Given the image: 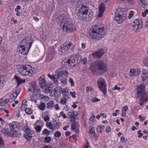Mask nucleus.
Returning <instances> with one entry per match:
<instances>
[{
    "mask_svg": "<svg viewBox=\"0 0 148 148\" xmlns=\"http://www.w3.org/2000/svg\"><path fill=\"white\" fill-rule=\"evenodd\" d=\"M106 34V31L103 27L98 25L93 26L89 32V36L93 40H98L103 38Z\"/></svg>",
    "mask_w": 148,
    "mask_h": 148,
    "instance_id": "f257e3e1",
    "label": "nucleus"
},
{
    "mask_svg": "<svg viewBox=\"0 0 148 148\" xmlns=\"http://www.w3.org/2000/svg\"><path fill=\"white\" fill-rule=\"evenodd\" d=\"M33 41L32 38H25L21 41L17 51L23 55L27 54Z\"/></svg>",
    "mask_w": 148,
    "mask_h": 148,
    "instance_id": "f03ea898",
    "label": "nucleus"
},
{
    "mask_svg": "<svg viewBox=\"0 0 148 148\" xmlns=\"http://www.w3.org/2000/svg\"><path fill=\"white\" fill-rule=\"evenodd\" d=\"M76 6L79 8L77 14V17L79 19L86 21L91 16V15L88 14L89 10L88 7L82 3L80 4L78 3L76 5Z\"/></svg>",
    "mask_w": 148,
    "mask_h": 148,
    "instance_id": "7ed1b4c3",
    "label": "nucleus"
},
{
    "mask_svg": "<svg viewBox=\"0 0 148 148\" xmlns=\"http://www.w3.org/2000/svg\"><path fill=\"white\" fill-rule=\"evenodd\" d=\"M90 70L92 73L94 74L97 73L98 71L100 72L101 74H102L107 71V67L104 61H99L91 65Z\"/></svg>",
    "mask_w": 148,
    "mask_h": 148,
    "instance_id": "20e7f679",
    "label": "nucleus"
},
{
    "mask_svg": "<svg viewBox=\"0 0 148 148\" xmlns=\"http://www.w3.org/2000/svg\"><path fill=\"white\" fill-rule=\"evenodd\" d=\"M17 69L19 73L23 76L32 77L36 73L35 68L30 65H19L17 66Z\"/></svg>",
    "mask_w": 148,
    "mask_h": 148,
    "instance_id": "39448f33",
    "label": "nucleus"
},
{
    "mask_svg": "<svg viewBox=\"0 0 148 148\" xmlns=\"http://www.w3.org/2000/svg\"><path fill=\"white\" fill-rule=\"evenodd\" d=\"M66 17L64 14H59L58 17L59 21L60 22L61 26H63V29L64 31L66 32H72L73 30V25L68 21H67Z\"/></svg>",
    "mask_w": 148,
    "mask_h": 148,
    "instance_id": "423d86ee",
    "label": "nucleus"
},
{
    "mask_svg": "<svg viewBox=\"0 0 148 148\" xmlns=\"http://www.w3.org/2000/svg\"><path fill=\"white\" fill-rule=\"evenodd\" d=\"M74 47V46L73 44L68 42L64 43L63 45V46L61 47L59 50L63 53L66 54V51L68 50H70L71 51H73Z\"/></svg>",
    "mask_w": 148,
    "mask_h": 148,
    "instance_id": "0eeeda50",
    "label": "nucleus"
},
{
    "mask_svg": "<svg viewBox=\"0 0 148 148\" xmlns=\"http://www.w3.org/2000/svg\"><path fill=\"white\" fill-rule=\"evenodd\" d=\"M124 11L123 9H119L116 10L115 13V20L119 24L121 23L123 21L124 15L123 14H122L121 12Z\"/></svg>",
    "mask_w": 148,
    "mask_h": 148,
    "instance_id": "6e6552de",
    "label": "nucleus"
},
{
    "mask_svg": "<svg viewBox=\"0 0 148 148\" xmlns=\"http://www.w3.org/2000/svg\"><path fill=\"white\" fill-rule=\"evenodd\" d=\"M9 125L11 130L13 132L12 133L13 136L15 137H19L21 135L19 132V130L15 122L11 123Z\"/></svg>",
    "mask_w": 148,
    "mask_h": 148,
    "instance_id": "1a4fd4ad",
    "label": "nucleus"
},
{
    "mask_svg": "<svg viewBox=\"0 0 148 148\" xmlns=\"http://www.w3.org/2000/svg\"><path fill=\"white\" fill-rule=\"evenodd\" d=\"M97 85L100 90L103 92V93L106 95L107 88L105 80L102 78L98 79L97 80Z\"/></svg>",
    "mask_w": 148,
    "mask_h": 148,
    "instance_id": "9d476101",
    "label": "nucleus"
},
{
    "mask_svg": "<svg viewBox=\"0 0 148 148\" xmlns=\"http://www.w3.org/2000/svg\"><path fill=\"white\" fill-rule=\"evenodd\" d=\"M76 58L74 56H71L67 60V61L66 62H64L65 64H68L69 66L74 67L75 66V60ZM65 64H64L65 65Z\"/></svg>",
    "mask_w": 148,
    "mask_h": 148,
    "instance_id": "9b49d317",
    "label": "nucleus"
},
{
    "mask_svg": "<svg viewBox=\"0 0 148 148\" xmlns=\"http://www.w3.org/2000/svg\"><path fill=\"white\" fill-rule=\"evenodd\" d=\"M45 78V75H43L40 76L38 78L39 86L41 88L46 86L48 84Z\"/></svg>",
    "mask_w": 148,
    "mask_h": 148,
    "instance_id": "f8f14e48",
    "label": "nucleus"
},
{
    "mask_svg": "<svg viewBox=\"0 0 148 148\" xmlns=\"http://www.w3.org/2000/svg\"><path fill=\"white\" fill-rule=\"evenodd\" d=\"M145 87L143 85H141L139 87L137 88V95L139 97L141 96L143 98L145 95L144 92Z\"/></svg>",
    "mask_w": 148,
    "mask_h": 148,
    "instance_id": "ddd939ff",
    "label": "nucleus"
},
{
    "mask_svg": "<svg viewBox=\"0 0 148 148\" xmlns=\"http://www.w3.org/2000/svg\"><path fill=\"white\" fill-rule=\"evenodd\" d=\"M104 53V51L103 49H101L95 53H92V55L95 58H101Z\"/></svg>",
    "mask_w": 148,
    "mask_h": 148,
    "instance_id": "4468645a",
    "label": "nucleus"
},
{
    "mask_svg": "<svg viewBox=\"0 0 148 148\" xmlns=\"http://www.w3.org/2000/svg\"><path fill=\"white\" fill-rule=\"evenodd\" d=\"M141 78L143 82L146 81L148 83V72L145 70H143L142 71Z\"/></svg>",
    "mask_w": 148,
    "mask_h": 148,
    "instance_id": "2eb2a0df",
    "label": "nucleus"
},
{
    "mask_svg": "<svg viewBox=\"0 0 148 148\" xmlns=\"http://www.w3.org/2000/svg\"><path fill=\"white\" fill-rule=\"evenodd\" d=\"M76 112L75 111H73V113L71 112H69L67 114V116L68 118L71 119H76L77 112H76L77 113L75 114Z\"/></svg>",
    "mask_w": 148,
    "mask_h": 148,
    "instance_id": "dca6fc26",
    "label": "nucleus"
},
{
    "mask_svg": "<svg viewBox=\"0 0 148 148\" xmlns=\"http://www.w3.org/2000/svg\"><path fill=\"white\" fill-rule=\"evenodd\" d=\"M37 89V86L36 84L34 82L29 87L27 91L31 92H35Z\"/></svg>",
    "mask_w": 148,
    "mask_h": 148,
    "instance_id": "f3484780",
    "label": "nucleus"
},
{
    "mask_svg": "<svg viewBox=\"0 0 148 148\" xmlns=\"http://www.w3.org/2000/svg\"><path fill=\"white\" fill-rule=\"evenodd\" d=\"M140 73V71L138 69H132L130 70L129 75L132 77L133 76L138 75Z\"/></svg>",
    "mask_w": 148,
    "mask_h": 148,
    "instance_id": "a211bd4d",
    "label": "nucleus"
},
{
    "mask_svg": "<svg viewBox=\"0 0 148 148\" xmlns=\"http://www.w3.org/2000/svg\"><path fill=\"white\" fill-rule=\"evenodd\" d=\"M79 127V125L76 123L75 121L73 122V123L71 126V128L73 130H75L76 133L79 132L78 128Z\"/></svg>",
    "mask_w": 148,
    "mask_h": 148,
    "instance_id": "6ab92c4d",
    "label": "nucleus"
},
{
    "mask_svg": "<svg viewBox=\"0 0 148 148\" xmlns=\"http://www.w3.org/2000/svg\"><path fill=\"white\" fill-rule=\"evenodd\" d=\"M58 76L59 77H61L63 75H64L66 76H69L70 75L69 73L66 70H63L62 71H60L58 73Z\"/></svg>",
    "mask_w": 148,
    "mask_h": 148,
    "instance_id": "aec40b11",
    "label": "nucleus"
},
{
    "mask_svg": "<svg viewBox=\"0 0 148 148\" xmlns=\"http://www.w3.org/2000/svg\"><path fill=\"white\" fill-rule=\"evenodd\" d=\"M24 136L28 141H30L32 137V133L30 132H29L28 133H25L24 134Z\"/></svg>",
    "mask_w": 148,
    "mask_h": 148,
    "instance_id": "412c9836",
    "label": "nucleus"
},
{
    "mask_svg": "<svg viewBox=\"0 0 148 148\" xmlns=\"http://www.w3.org/2000/svg\"><path fill=\"white\" fill-rule=\"evenodd\" d=\"M52 85L49 84V86H46V87L45 89V92L46 93H49L53 89Z\"/></svg>",
    "mask_w": 148,
    "mask_h": 148,
    "instance_id": "4be33fe9",
    "label": "nucleus"
},
{
    "mask_svg": "<svg viewBox=\"0 0 148 148\" xmlns=\"http://www.w3.org/2000/svg\"><path fill=\"white\" fill-rule=\"evenodd\" d=\"M1 132L3 135L6 136H9L10 134V133L8 129H3L1 130Z\"/></svg>",
    "mask_w": 148,
    "mask_h": 148,
    "instance_id": "5701e85b",
    "label": "nucleus"
},
{
    "mask_svg": "<svg viewBox=\"0 0 148 148\" xmlns=\"http://www.w3.org/2000/svg\"><path fill=\"white\" fill-rule=\"evenodd\" d=\"M142 23V21L141 19H137L134 21L133 25H138V26H140V25H141V27H142L143 25Z\"/></svg>",
    "mask_w": 148,
    "mask_h": 148,
    "instance_id": "b1692460",
    "label": "nucleus"
},
{
    "mask_svg": "<svg viewBox=\"0 0 148 148\" xmlns=\"http://www.w3.org/2000/svg\"><path fill=\"white\" fill-rule=\"evenodd\" d=\"M141 25H140V26H138V25H133L132 26V28L134 31L136 32H139L141 29Z\"/></svg>",
    "mask_w": 148,
    "mask_h": 148,
    "instance_id": "393cba45",
    "label": "nucleus"
},
{
    "mask_svg": "<svg viewBox=\"0 0 148 148\" xmlns=\"http://www.w3.org/2000/svg\"><path fill=\"white\" fill-rule=\"evenodd\" d=\"M54 102L53 101H49L47 104V108L49 109L51 108L54 106Z\"/></svg>",
    "mask_w": 148,
    "mask_h": 148,
    "instance_id": "a878e982",
    "label": "nucleus"
},
{
    "mask_svg": "<svg viewBox=\"0 0 148 148\" xmlns=\"http://www.w3.org/2000/svg\"><path fill=\"white\" fill-rule=\"evenodd\" d=\"M105 128L104 126H98L97 129V131L99 133H101L104 130Z\"/></svg>",
    "mask_w": 148,
    "mask_h": 148,
    "instance_id": "bb28decb",
    "label": "nucleus"
},
{
    "mask_svg": "<svg viewBox=\"0 0 148 148\" xmlns=\"http://www.w3.org/2000/svg\"><path fill=\"white\" fill-rule=\"evenodd\" d=\"M62 89V88L60 86H58L55 88V89L53 90V91L55 93H57L58 92L60 93Z\"/></svg>",
    "mask_w": 148,
    "mask_h": 148,
    "instance_id": "cd10ccee",
    "label": "nucleus"
},
{
    "mask_svg": "<svg viewBox=\"0 0 148 148\" xmlns=\"http://www.w3.org/2000/svg\"><path fill=\"white\" fill-rule=\"evenodd\" d=\"M45 103H40L38 106V108L40 110H44L45 109Z\"/></svg>",
    "mask_w": 148,
    "mask_h": 148,
    "instance_id": "c85d7f7f",
    "label": "nucleus"
},
{
    "mask_svg": "<svg viewBox=\"0 0 148 148\" xmlns=\"http://www.w3.org/2000/svg\"><path fill=\"white\" fill-rule=\"evenodd\" d=\"M15 79L16 82L17 83L18 85L20 84L22 82V80L19 77L15 76Z\"/></svg>",
    "mask_w": 148,
    "mask_h": 148,
    "instance_id": "c756f323",
    "label": "nucleus"
},
{
    "mask_svg": "<svg viewBox=\"0 0 148 148\" xmlns=\"http://www.w3.org/2000/svg\"><path fill=\"white\" fill-rule=\"evenodd\" d=\"M48 76L49 77V78L51 79L52 80H54L55 79H56L57 77H58V75L57 76H56V77L55 75H51L50 74H48Z\"/></svg>",
    "mask_w": 148,
    "mask_h": 148,
    "instance_id": "7c9ffc66",
    "label": "nucleus"
},
{
    "mask_svg": "<svg viewBox=\"0 0 148 148\" xmlns=\"http://www.w3.org/2000/svg\"><path fill=\"white\" fill-rule=\"evenodd\" d=\"M20 91L21 89H20L17 88L12 94L15 95L16 97H17L20 93Z\"/></svg>",
    "mask_w": 148,
    "mask_h": 148,
    "instance_id": "2f4dec72",
    "label": "nucleus"
},
{
    "mask_svg": "<svg viewBox=\"0 0 148 148\" xmlns=\"http://www.w3.org/2000/svg\"><path fill=\"white\" fill-rule=\"evenodd\" d=\"M105 9V4L102 3L101 5L99 6V10L102 11L103 12H104Z\"/></svg>",
    "mask_w": 148,
    "mask_h": 148,
    "instance_id": "473e14b6",
    "label": "nucleus"
},
{
    "mask_svg": "<svg viewBox=\"0 0 148 148\" xmlns=\"http://www.w3.org/2000/svg\"><path fill=\"white\" fill-rule=\"evenodd\" d=\"M50 132L49 130H48L47 129H44V130L42 132V134L44 135H45L46 136H48Z\"/></svg>",
    "mask_w": 148,
    "mask_h": 148,
    "instance_id": "72a5a7b5",
    "label": "nucleus"
},
{
    "mask_svg": "<svg viewBox=\"0 0 148 148\" xmlns=\"http://www.w3.org/2000/svg\"><path fill=\"white\" fill-rule=\"evenodd\" d=\"M16 98L15 95L12 94L10 95L9 100L11 102L14 101Z\"/></svg>",
    "mask_w": 148,
    "mask_h": 148,
    "instance_id": "f704fd0d",
    "label": "nucleus"
},
{
    "mask_svg": "<svg viewBox=\"0 0 148 148\" xmlns=\"http://www.w3.org/2000/svg\"><path fill=\"white\" fill-rule=\"evenodd\" d=\"M23 130L25 133H28L30 132L28 127L27 125L25 126L23 128Z\"/></svg>",
    "mask_w": 148,
    "mask_h": 148,
    "instance_id": "c9c22d12",
    "label": "nucleus"
},
{
    "mask_svg": "<svg viewBox=\"0 0 148 148\" xmlns=\"http://www.w3.org/2000/svg\"><path fill=\"white\" fill-rule=\"evenodd\" d=\"M67 99L64 97H63L61 100L60 103L62 105L65 104L66 102Z\"/></svg>",
    "mask_w": 148,
    "mask_h": 148,
    "instance_id": "e433bc0d",
    "label": "nucleus"
},
{
    "mask_svg": "<svg viewBox=\"0 0 148 148\" xmlns=\"http://www.w3.org/2000/svg\"><path fill=\"white\" fill-rule=\"evenodd\" d=\"M95 115H93L91 116L89 119L90 123L92 125H93L94 123V120L95 119Z\"/></svg>",
    "mask_w": 148,
    "mask_h": 148,
    "instance_id": "4c0bfd02",
    "label": "nucleus"
},
{
    "mask_svg": "<svg viewBox=\"0 0 148 148\" xmlns=\"http://www.w3.org/2000/svg\"><path fill=\"white\" fill-rule=\"evenodd\" d=\"M25 111L26 113L28 114H30L32 113V110L29 108H26L25 109Z\"/></svg>",
    "mask_w": 148,
    "mask_h": 148,
    "instance_id": "58836bf2",
    "label": "nucleus"
},
{
    "mask_svg": "<svg viewBox=\"0 0 148 148\" xmlns=\"http://www.w3.org/2000/svg\"><path fill=\"white\" fill-rule=\"evenodd\" d=\"M145 102L143 98L142 97H141L140 99V101L139 102V104L141 106H143L144 104V103Z\"/></svg>",
    "mask_w": 148,
    "mask_h": 148,
    "instance_id": "ea45409f",
    "label": "nucleus"
},
{
    "mask_svg": "<svg viewBox=\"0 0 148 148\" xmlns=\"http://www.w3.org/2000/svg\"><path fill=\"white\" fill-rule=\"evenodd\" d=\"M61 132L59 131L56 132L54 134L56 138H59L61 136Z\"/></svg>",
    "mask_w": 148,
    "mask_h": 148,
    "instance_id": "a19ab883",
    "label": "nucleus"
},
{
    "mask_svg": "<svg viewBox=\"0 0 148 148\" xmlns=\"http://www.w3.org/2000/svg\"><path fill=\"white\" fill-rule=\"evenodd\" d=\"M4 142L0 134V147H1L3 146Z\"/></svg>",
    "mask_w": 148,
    "mask_h": 148,
    "instance_id": "79ce46f5",
    "label": "nucleus"
},
{
    "mask_svg": "<svg viewBox=\"0 0 148 148\" xmlns=\"http://www.w3.org/2000/svg\"><path fill=\"white\" fill-rule=\"evenodd\" d=\"M143 63L146 66H148V58H145L144 59Z\"/></svg>",
    "mask_w": 148,
    "mask_h": 148,
    "instance_id": "37998d69",
    "label": "nucleus"
},
{
    "mask_svg": "<svg viewBox=\"0 0 148 148\" xmlns=\"http://www.w3.org/2000/svg\"><path fill=\"white\" fill-rule=\"evenodd\" d=\"M111 131V128L109 126H107L106 128V132L108 134L110 133Z\"/></svg>",
    "mask_w": 148,
    "mask_h": 148,
    "instance_id": "c03bdc74",
    "label": "nucleus"
},
{
    "mask_svg": "<svg viewBox=\"0 0 148 148\" xmlns=\"http://www.w3.org/2000/svg\"><path fill=\"white\" fill-rule=\"evenodd\" d=\"M128 107L127 106H125L123 108L122 110V112L123 113H126L127 111V110H128Z\"/></svg>",
    "mask_w": 148,
    "mask_h": 148,
    "instance_id": "a18cd8bd",
    "label": "nucleus"
},
{
    "mask_svg": "<svg viewBox=\"0 0 148 148\" xmlns=\"http://www.w3.org/2000/svg\"><path fill=\"white\" fill-rule=\"evenodd\" d=\"M89 132L91 134H92L95 133V129L92 126H90L89 127Z\"/></svg>",
    "mask_w": 148,
    "mask_h": 148,
    "instance_id": "49530a36",
    "label": "nucleus"
},
{
    "mask_svg": "<svg viewBox=\"0 0 148 148\" xmlns=\"http://www.w3.org/2000/svg\"><path fill=\"white\" fill-rule=\"evenodd\" d=\"M46 126L48 127L49 129H53V125L51 123H46Z\"/></svg>",
    "mask_w": 148,
    "mask_h": 148,
    "instance_id": "de8ad7c7",
    "label": "nucleus"
},
{
    "mask_svg": "<svg viewBox=\"0 0 148 148\" xmlns=\"http://www.w3.org/2000/svg\"><path fill=\"white\" fill-rule=\"evenodd\" d=\"M35 129L36 132H40L41 129V127L40 126L37 125L35 127Z\"/></svg>",
    "mask_w": 148,
    "mask_h": 148,
    "instance_id": "09e8293b",
    "label": "nucleus"
},
{
    "mask_svg": "<svg viewBox=\"0 0 148 148\" xmlns=\"http://www.w3.org/2000/svg\"><path fill=\"white\" fill-rule=\"evenodd\" d=\"M139 4L141 6L143 5H146V3L145 2V0H140V1H139Z\"/></svg>",
    "mask_w": 148,
    "mask_h": 148,
    "instance_id": "8fccbe9b",
    "label": "nucleus"
},
{
    "mask_svg": "<svg viewBox=\"0 0 148 148\" xmlns=\"http://www.w3.org/2000/svg\"><path fill=\"white\" fill-rule=\"evenodd\" d=\"M45 141L47 143L49 142L51 140V138L49 136L46 137L45 138Z\"/></svg>",
    "mask_w": 148,
    "mask_h": 148,
    "instance_id": "3c124183",
    "label": "nucleus"
},
{
    "mask_svg": "<svg viewBox=\"0 0 148 148\" xmlns=\"http://www.w3.org/2000/svg\"><path fill=\"white\" fill-rule=\"evenodd\" d=\"M54 128H56V129H58L60 127L59 123V122H56L54 124Z\"/></svg>",
    "mask_w": 148,
    "mask_h": 148,
    "instance_id": "603ef678",
    "label": "nucleus"
},
{
    "mask_svg": "<svg viewBox=\"0 0 148 148\" xmlns=\"http://www.w3.org/2000/svg\"><path fill=\"white\" fill-rule=\"evenodd\" d=\"M137 134H138V137L139 138H140L143 135V134L141 132V131L140 130H139L138 131Z\"/></svg>",
    "mask_w": 148,
    "mask_h": 148,
    "instance_id": "864d4df0",
    "label": "nucleus"
},
{
    "mask_svg": "<svg viewBox=\"0 0 148 148\" xmlns=\"http://www.w3.org/2000/svg\"><path fill=\"white\" fill-rule=\"evenodd\" d=\"M89 147V143L87 140H86V142L84 144V145L82 148H88Z\"/></svg>",
    "mask_w": 148,
    "mask_h": 148,
    "instance_id": "5fc2aeb1",
    "label": "nucleus"
},
{
    "mask_svg": "<svg viewBox=\"0 0 148 148\" xmlns=\"http://www.w3.org/2000/svg\"><path fill=\"white\" fill-rule=\"evenodd\" d=\"M133 12L132 11H131L129 13L128 18L129 19L131 18H132L133 16Z\"/></svg>",
    "mask_w": 148,
    "mask_h": 148,
    "instance_id": "6e6d98bb",
    "label": "nucleus"
},
{
    "mask_svg": "<svg viewBox=\"0 0 148 148\" xmlns=\"http://www.w3.org/2000/svg\"><path fill=\"white\" fill-rule=\"evenodd\" d=\"M69 82L71 83V86H73L74 85V83L72 79L70 78L69 79Z\"/></svg>",
    "mask_w": 148,
    "mask_h": 148,
    "instance_id": "4d7b16f0",
    "label": "nucleus"
},
{
    "mask_svg": "<svg viewBox=\"0 0 148 148\" xmlns=\"http://www.w3.org/2000/svg\"><path fill=\"white\" fill-rule=\"evenodd\" d=\"M104 12L102 11H99V14H98V16L99 17H101L103 15V14Z\"/></svg>",
    "mask_w": 148,
    "mask_h": 148,
    "instance_id": "13d9d810",
    "label": "nucleus"
},
{
    "mask_svg": "<svg viewBox=\"0 0 148 148\" xmlns=\"http://www.w3.org/2000/svg\"><path fill=\"white\" fill-rule=\"evenodd\" d=\"M40 99L41 100L44 99V100L45 101H48L49 100V98L48 97L46 96H43L41 97Z\"/></svg>",
    "mask_w": 148,
    "mask_h": 148,
    "instance_id": "bf43d9fd",
    "label": "nucleus"
},
{
    "mask_svg": "<svg viewBox=\"0 0 148 148\" xmlns=\"http://www.w3.org/2000/svg\"><path fill=\"white\" fill-rule=\"evenodd\" d=\"M91 101L92 102H95L100 101V100L97 98H94L92 99Z\"/></svg>",
    "mask_w": 148,
    "mask_h": 148,
    "instance_id": "052dcab7",
    "label": "nucleus"
},
{
    "mask_svg": "<svg viewBox=\"0 0 148 148\" xmlns=\"http://www.w3.org/2000/svg\"><path fill=\"white\" fill-rule=\"evenodd\" d=\"M66 142H63L60 143L61 147L63 148H64L66 146Z\"/></svg>",
    "mask_w": 148,
    "mask_h": 148,
    "instance_id": "680f3d73",
    "label": "nucleus"
},
{
    "mask_svg": "<svg viewBox=\"0 0 148 148\" xmlns=\"http://www.w3.org/2000/svg\"><path fill=\"white\" fill-rule=\"evenodd\" d=\"M70 94L73 98H75L76 97V94L75 93V91L74 92H70Z\"/></svg>",
    "mask_w": 148,
    "mask_h": 148,
    "instance_id": "e2e57ef3",
    "label": "nucleus"
},
{
    "mask_svg": "<svg viewBox=\"0 0 148 148\" xmlns=\"http://www.w3.org/2000/svg\"><path fill=\"white\" fill-rule=\"evenodd\" d=\"M6 106H2L0 107V111H3L5 110L6 108Z\"/></svg>",
    "mask_w": 148,
    "mask_h": 148,
    "instance_id": "0e129e2a",
    "label": "nucleus"
},
{
    "mask_svg": "<svg viewBox=\"0 0 148 148\" xmlns=\"http://www.w3.org/2000/svg\"><path fill=\"white\" fill-rule=\"evenodd\" d=\"M60 114L61 115H62L64 119H66L67 118V116L64 113L63 111H62L60 112Z\"/></svg>",
    "mask_w": 148,
    "mask_h": 148,
    "instance_id": "69168bd1",
    "label": "nucleus"
},
{
    "mask_svg": "<svg viewBox=\"0 0 148 148\" xmlns=\"http://www.w3.org/2000/svg\"><path fill=\"white\" fill-rule=\"evenodd\" d=\"M44 120L46 122H47L49 121V117L48 116H45Z\"/></svg>",
    "mask_w": 148,
    "mask_h": 148,
    "instance_id": "338daca9",
    "label": "nucleus"
},
{
    "mask_svg": "<svg viewBox=\"0 0 148 148\" xmlns=\"http://www.w3.org/2000/svg\"><path fill=\"white\" fill-rule=\"evenodd\" d=\"M26 102L27 101L25 100L24 99L22 101V105L21 106V108H22V107H23V106H26Z\"/></svg>",
    "mask_w": 148,
    "mask_h": 148,
    "instance_id": "774afa93",
    "label": "nucleus"
}]
</instances>
